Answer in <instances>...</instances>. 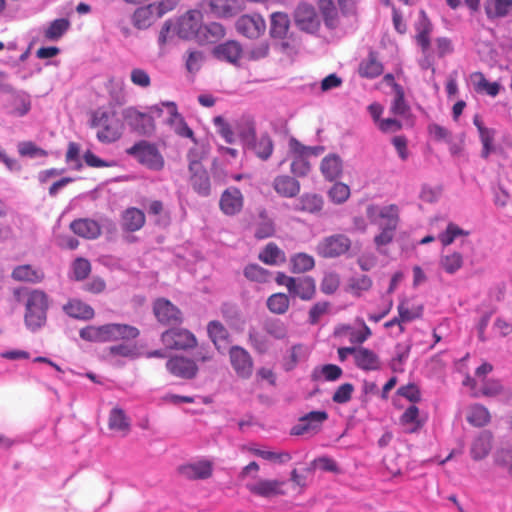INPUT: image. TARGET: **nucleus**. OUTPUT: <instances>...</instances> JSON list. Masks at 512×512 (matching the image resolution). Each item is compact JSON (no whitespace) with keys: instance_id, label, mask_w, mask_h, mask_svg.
Returning <instances> with one entry per match:
<instances>
[{"instance_id":"obj_6","label":"nucleus","mask_w":512,"mask_h":512,"mask_svg":"<svg viewBox=\"0 0 512 512\" xmlns=\"http://www.w3.org/2000/svg\"><path fill=\"white\" fill-rule=\"evenodd\" d=\"M366 215L371 223L377 224L379 228L396 231L400 217L399 208L395 204L384 207L369 205L366 209Z\"/></svg>"},{"instance_id":"obj_23","label":"nucleus","mask_w":512,"mask_h":512,"mask_svg":"<svg viewBox=\"0 0 512 512\" xmlns=\"http://www.w3.org/2000/svg\"><path fill=\"white\" fill-rule=\"evenodd\" d=\"M163 15H158L157 6L149 4L137 8L131 17L133 26L139 30L148 29L153 23Z\"/></svg>"},{"instance_id":"obj_15","label":"nucleus","mask_w":512,"mask_h":512,"mask_svg":"<svg viewBox=\"0 0 512 512\" xmlns=\"http://www.w3.org/2000/svg\"><path fill=\"white\" fill-rule=\"evenodd\" d=\"M236 29L240 34L255 39L264 34L266 23L259 14H245L236 21Z\"/></svg>"},{"instance_id":"obj_19","label":"nucleus","mask_w":512,"mask_h":512,"mask_svg":"<svg viewBox=\"0 0 512 512\" xmlns=\"http://www.w3.org/2000/svg\"><path fill=\"white\" fill-rule=\"evenodd\" d=\"M244 205V197L237 187H229L223 191L219 200L220 210L227 216L238 214Z\"/></svg>"},{"instance_id":"obj_26","label":"nucleus","mask_w":512,"mask_h":512,"mask_svg":"<svg viewBox=\"0 0 512 512\" xmlns=\"http://www.w3.org/2000/svg\"><path fill=\"white\" fill-rule=\"evenodd\" d=\"M213 53L220 60L236 64L242 57L243 49L239 42L229 40L216 46Z\"/></svg>"},{"instance_id":"obj_31","label":"nucleus","mask_w":512,"mask_h":512,"mask_svg":"<svg viewBox=\"0 0 512 512\" xmlns=\"http://www.w3.org/2000/svg\"><path fill=\"white\" fill-rule=\"evenodd\" d=\"M207 332L217 350L225 349L229 345L230 334L220 321H210L207 325Z\"/></svg>"},{"instance_id":"obj_36","label":"nucleus","mask_w":512,"mask_h":512,"mask_svg":"<svg viewBox=\"0 0 512 512\" xmlns=\"http://www.w3.org/2000/svg\"><path fill=\"white\" fill-rule=\"evenodd\" d=\"M258 259L266 265L277 266L286 262L285 252L274 242H269L258 254Z\"/></svg>"},{"instance_id":"obj_63","label":"nucleus","mask_w":512,"mask_h":512,"mask_svg":"<svg viewBox=\"0 0 512 512\" xmlns=\"http://www.w3.org/2000/svg\"><path fill=\"white\" fill-rule=\"evenodd\" d=\"M328 196L334 203L341 204L349 198L350 188L342 182H337L329 190Z\"/></svg>"},{"instance_id":"obj_39","label":"nucleus","mask_w":512,"mask_h":512,"mask_svg":"<svg viewBox=\"0 0 512 512\" xmlns=\"http://www.w3.org/2000/svg\"><path fill=\"white\" fill-rule=\"evenodd\" d=\"M400 423L406 432L415 433L423 427L425 420L420 418L418 407L412 404L401 415Z\"/></svg>"},{"instance_id":"obj_56","label":"nucleus","mask_w":512,"mask_h":512,"mask_svg":"<svg viewBox=\"0 0 512 512\" xmlns=\"http://www.w3.org/2000/svg\"><path fill=\"white\" fill-rule=\"evenodd\" d=\"M210 7L219 17H231L235 14V0H210Z\"/></svg>"},{"instance_id":"obj_44","label":"nucleus","mask_w":512,"mask_h":512,"mask_svg":"<svg viewBox=\"0 0 512 512\" xmlns=\"http://www.w3.org/2000/svg\"><path fill=\"white\" fill-rule=\"evenodd\" d=\"M470 77L476 92H485L492 97L498 95L500 91V85L497 82H489L482 72H474Z\"/></svg>"},{"instance_id":"obj_38","label":"nucleus","mask_w":512,"mask_h":512,"mask_svg":"<svg viewBox=\"0 0 512 512\" xmlns=\"http://www.w3.org/2000/svg\"><path fill=\"white\" fill-rule=\"evenodd\" d=\"M290 19L284 12H274L270 17V36L272 38L284 39L289 31Z\"/></svg>"},{"instance_id":"obj_1","label":"nucleus","mask_w":512,"mask_h":512,"mask_svg":"<svg viewBox=\"0 0 512 512\" xmlns=\"http://www.w3.org/2000/svg\"><path fill=\"white\" fill-rule=\"evenodd\" d=\"M139 330L128 324L109 323L95 326L89 325L79 332L80 337L89 342H111L118 340H130L139 336Z\"/></svg>"},{"instance_id":"obj_21","label":"nucleus","mask_w":512,"mask_h":512,"mask_svg":"<svg viewBox=\"0 0 512 512\" xmlns=\"http://www.w3.org/2000/svg\"><path fill=\"white\" fill-rule=\"evenodd\" d=\"M71 231L88 240H94L100 237L102 229L100 224L90 218H79L70 223Z\"/></svg>"},{"instance_id":"obj_53","label":"nucleus","mask_w":512,"mask_h":512,"mask_svg":"<svg viewBox=\"0 0 512 512\" xmlns=\"http://www.w3.org/2000/svg\"><path fill=\"white\" fill-rule=\"evenodd\" d=\"M290 306L289 297L284 293H274L267 299V307L270 312L282 315L285 314Z\"/></svg>"},{"instance_id":"obj_27","label":"nucleus","mask_w":512,"mask_h":512,"mask_svg":"<svg viewBox=\"0 0 512 512\" xmlns=\"http://www.w3.org/2000/svg\"><path fill=\"white\" fill-rule=\"evenodd\" d=\"M273 188L279 196L293 198L300 192V183L289 175H279L273 180Z\"/></svg>"},{"instance_id":"obj_52","label":"nucleus","mask_w":512,"mask_h":512,"mask_svg":"<svg viewBox=\"0 0 512 512\" xmlns=\"http://www.w3.org/2000/svg\"><path fill=\"white\" fill-rule=\"evenodd\" d=\"M243 274L249 281L257 283H267L271 278L270 271L255 263L245 266Z\"/></svg>"},{"instance_id":"obj_4","label":"nucleus","mask_w":512,"mask_h":512,"mask_svg":"<svg viewBox=\"0 0 512 512\" xmlns=\"http://www.w3.org/2000/svg\"><path fill=\"white\" fill-rule=\"evenodd\" d=\"M126 153L134 157L141 165L154 171L162 170L165 164L164 158L157 146L146 140L138 141L126 149Z\"/></svg>"},{"instance_id":"obj_5","label":"nucleus","mask_w":512,"mask_h":512,"mask_svg":"<svg viewBox=\"0 0 512 512\" xmlns=\"http://www.w3.org/2000/svg\"><path fill=\"white\" fill-rule=\"evenodd\" d=\"M189 161L190 184L193 190L200 196L206 197L211 192V182L208 172L201 163V158L195 150H189L187 154Z\"/></svg>"},{"instance_id":"obj_25","label":"nucleus","mask_w":512,"mask_h":512,"mask_svg":"<svg viewBox=\"0 0 512 512\" xmlns=\"http://www.w3.org/2000/svg\"><path fill=\"white\" fill-rule=\"evenodd\" d=\"M289 294L302 301H310L316 295V281L311 276L295 278L294 285L291 286Z\"/></svg>"},{"instance_id":"obj_42","label":"nucleus","mask_w":512,"mask_h":512,"mask_svg":"<svg viewBox=\"0 0 512 512\" xmlns=\"http://www.w3.org/2000/svg\"><path fill=\"white\" fill-rule=\"evenodd\" d=\"M275 234V225L273 220L268 216L265 209H261L258 213V221L255 224L254 236L261 240L272 237Z\"/></svg>"},{"instance_id":"obj_58","label":"nucleus","mask_w":512,"mask_h":512,"mask_svg":"<svg viewBox=\"0 0 512 512\" xmlns=\"http://www.w3.org/2000/svg\"><path fill=\"white\" fill-rule=\"evenodd\" d=\"M213 124L217 128L219 135L228 144L235 142V132L232 126L225 120L223 116H216L213 118Z\"/></svg>"},{"instance_id":"obj_22","label":"nucleus","mask_w":512,"mask_h":512,"mask_svg":"<svg viewBox=\"0 0 512 512\" xmlns=\"http://www.w3.org/2000/svg\"><path fill=\"white\" fill-rule=\"evenodd\" d=\"M354 363L363 371H378L382 367L379 355L363 346L356 347Z\"/></svg>"},{"instance_id":"obj_34","label":"nucleus","mask_w":512,"mask_h":512,"mask_svg":"<svg viewBox=\"0 0 512 512\" xmlns=\"http://www.w3.org/2000/svg\"><path fill=\"white\" fill-rule=\"evenodd\" d=\"M491 413L482 404H472L467 409L466 420L474 427H485L491 422Z\"/></svg>"},{"instance_id":"obj_2","label":"nucleus","mask_w":512,"mask_h":512,"mask_svg":"<svg viewBox=\"0 0 512 512\" xmlns=\"http://www.w3.org/2000/svg\"><path fill=\"white\" fill-rule=\"evenodd\" d=\"M91 127L97 130L99 142L110 144L119 140L124 132V123L116 111L99 108L91 115Z\"/></svg>"},{"instance_id":"obj_9","label":"nucleus","mask_w":512,"mask_h":512,"mask_svg":"<svg viewBox=\"0 0 512 512\" xmlns=\"http://www.w3.org/2000/svg\"><path fill=\"white\" fill-rule=\"evenodd\" d=\"M203 15L199 10H190L179 17L176 24V33L182 39H198Z\"/></svg>"},{"instance_id":"obj_18","label":"nucleus","mask_w":512,"mask_h":512,"mask_svg":"<svg viewBox=\"0 0 512 512\" xmlns=\"http://www.w3.org/2000/svg\"><path fill=\"white\" fill-rule=\"evenodd\" d=\"M328 419L326 411H311L299 418L298 423L291 429L293 435H303L309 432L316 433Z\"/></svg>"},{"instance_id":"obj_54","label":"nucleus","mask_w":512,"mask_h":512,"mask_svg":"<svg viewBox=\"0 0 512 512\" xmlns=\"http://www.w3.org/2000/svg\"><path fill=\"white\" fill-rule=\"evenodd\" d=\"M395 98L390 107V111L392 114L397 116H406L410 107L405 101L404 90L401 85H395Z\"/></svg>"},{"instance_id":"obj_50","label":"nucleus","mask_w":512,"mask_h":512,"mask_svg":"<svg viewBox=\"0 0 512 512\" xmlns=\"http://www.w3.org/2000/svg\"><path fill=\"white\" fill-rule=\"evenodd\" d=\"M291 271L293 273H305L315 267L314 258L307 253H296L290 258Z\"/></svg>"},{"instance_id":"obj_57","label":"nucleus","mask_w":512,"mask_h":512,"mask_svg":"<svg viewBox=\"0 0 512 512\" xmlns=\"http://www.w3.org/2000/svg\"><path fill=\"white\" fill-rule=\"evenodd\" d=\"M463 265V257L458 252L444 255L440 259V266L448 273L454 274Z\"/></svg>"},{"instance_id":"obj_30","label":"nucleus","mask_w":512,"mask_h":512,"mask_svg":"<svg viewBox=\"0 0 512 512\" xmlns=\"http://www.w3.org/2000/svg\"><path fill=\"white\" fill-rule=\"evenodd\" d=\"M383 64L379 61L378 55L371 50L367 58L363 59L358 67V73L362 78L373 79L383 73Z\"/></svg>"},{"instance_id":"obj_28","label":"nucleus","mask_w":512,"mask_h":512,"mask_svg":"<svg viewBox=\"0 0 512 512\" xmlns=\"http://www.w3.org/2000/svg\"><path fill=\"white\" fill-rule=\"evenodd\" d=\"M493 434L485 430L482 431L472 442L470 454L475 461H479L488 456L492 449Z\"/></svg>"},{"instance_id":"obj_45","label":"nucleus","mask_w":512,"mask_h":512,"mask_svg":"<svg viewBox=\"0 0 512 512\" xmlns=\"http://www.w3.org/2000/svg\"><path fill=\"white\" fill-rule=\"evenodd\" d=\"M108 427L110 430L120 431L124 434L130 431V420L123 409L115 407L110 411Z\"/></svg>"},{"instance_id":"obj_51","label":"nucleus","mask_w":512,"mask_h":512,"mask_svg":"<svg viewBox=\"0 0 512 512\" xmlns=\"http://www.w3.org/2000/svg\"><path fill=\"white\" fill-rule=\"evenodd\" d=\"M318 7L325 25L329 28H335L338 24V11L333 0H319Z\"/></svg>"},{"instance_id":"obj_43","label":"nucleus","mask_w":512,"mask_h":512,"mask_svg":"<svg viewBox=\"0 0 512 512\" xmlns=\"http://www.w3.org/2000/svg\"><path fill=\"white\" fill-rule=\"evenodd\" d=\"M481 394L486 397H501L504 401L512 399V391L505 388L500 381L490 379L483 383L480 390Z\"/></svg>"},{"instance_id":"obj_8","label":"nucleus","mask_w":512,"mask_h":512,"mask_svg":"<svg viewBox=\"0 0 512 512\" xmlns=\"http://www.w3.org/2000/svg\"><path fill=\"white\" fill-rule=\"evenodd\" d=\"M161 341L170 350H189L197 346L195 335L184 328H171L164 331Z\"/></svg>"},{"instance_id":"obj_12","label":"nucleus","mask_w":512,"mask_h":512,"mask_svg":"<svg viewBox=\"0 0 512 512\" xmlns=\"http://www.w3.org/2000/svg\"><path fill=\"white\" fill-rule=\"evenodd\" d=\"M285 481L277 479L258 478L255 482L247 483L248 491L256 496L263 498H272L285 494Z\"/></svg>"},{"instance_id":"obj_29","label":"nucleus","mask_w":512,"mask_h":512,"mask_svg":"<svg viewBox=\"0 0 512 512\" xmlns=\"http://www.w3.org/2000/svg\"><path fill=\"white\" fill-rule=\"evenodd\" d=\"M146 217L142 210L130 207L121 216V226L124 231L136 232L145 225Z\"/></svg>"},{"instance_id":"obj_10","label":"nucleus","mask_w":512,"mask_h":512,"mask_svg":"<svg viewBox=\"0 0 512 512\" xmlns=\"http://www.w3.org/2000/svg\"><path fill=\"white\" fill-rule=\"evenodd\" d=\"M127 124L142 135H150L155 131V120L151 114L140 112L134 107H129L123 112Z\"/></svg>"},{"instance_id":"obj_47","label":"nucleus","mask_w":512,"mask_h":512,"mask_svg":"<svg viewBox=\"0 0 512 512\" xmlns=\"http://www.w3.org/2000/svg\"><path fill=\"white\" fill-rule=\"evenodd\" d=\"M412 344L408 342H401L395 345V355L390 361V367L394 372H403L404 364L409 358Z\"/></svg>"},{"instance_id":"obj_62","label":"nucleus","mask_w":512,"mask_h":512,"mask_svg":"<svg viewBox=\"0 0 512 512\" xmlns=\"http://www.w3.org/2000/svg\"><path fill=\"white\" fill-rule=\"evenodd\" d=\"M107 355L109 357L135 358L137 356L136 346L126 343L113 345L107 349Z\"/></svg>"},{"instance_id":"obj_16","label":"nucleus","mask_w":512,"mask_h":512,"mask_svg":"<svg viewBox=\"0 0 512 512\" xmlns=\"http://www.w3.org/2000/svg\"><path fill=\"white\" fill-rule=\"evenodd\" d=\"M168 113L167 124L173 129V131L180 137L189 138L193 142H196L193 130L188 126L184 117L179 113L177 104L173 101L162 102Z\"/></svg>"},{"instance_id":"obj_11","label":"nucleus","mask_w":512,"mask_h":512,"mask_svg":"<svg viewBox=\"0 0 512 512\" xmlns=\"http://www.w3.org/2000/svg\"><path fill=\"white\" fill-rule=\"evenodd\" d=\"M230 363L238 377L248 379L253 372V359L241 346H232L229 350Z\"/></svg>"},{"instance_id":"obj_17","label":"nucleus","mask_w":512,"mask_h":512,"mask_svg":"<svg viewBox=\"0 0 512 512\" xmlns=\"http://www.w3.org/2000/svg\"><path fill=\"white\" fill-rule=\"evenodd\" d=\"M167 370L175 377L193 379L198 373V366L193 359L185 356H173L166 362Z\"/></svg>"},{"instance_id":"obj_64","label":"nucleus","mask_w":512,"mask_h":512,"mask_svg":"<svg viewBox=\"0 0 512 512\" xmlns=\"http://www.w3.org/2000/svg\"><path fill=\"white\" fill-rule=\"evenodd\" d=\"M340 286V277L335 272H329L321 280L320 289L326 295L335 293Z\"/></svg>"},{"instance_id":"obj_24","label":"nucleus","mask_w":512,"mask_h":512,"mask_svg":"<svg viewBox=\"0 0 512 512\" xmlns=\"http://www.w3.org/2000/svg\"><path fill=\"white\" fill-rule=\"evenodd\" d=\"M6 91H11L7 99L8 112L18 117L26 115L31 109L29 95L25 92L12 91L10 86L6 87Z\"/></svg>"},{"instance_id":"obj_48","label":"nucleus","mask_w":512,"mask_h":512,"mask_svg":"<svg viewBox=\"0 0 512 512\" xmlns=\"http://www.w3.org/2000/svg\"><path fill=\"white\" fill-rule=\"evenodd\" d=\"M323 199L321 196L312 193L303 194L295 204V209L302 212L316 213L321 211Z\"/></svg>"},{"instance_id":"obj_33","label":"nucleus","mask_w":512,"mask_h":512,"mask_svg":"<svg viewBox=\"0 0 512 512\" xmlns=\"http://www.w3.org/2000/svg\"><path fill=\"white\" fill-rule=\"evenodd\" d=\"M11 276L16 281L39 283L44 279L45 274L40 268L25 264L15 267Z\"/></svg>"},{"instance_id":"obj_20","label":"nucleus","mask_w":512,"mask_h":512,"mask_svg":"<svg viewBox=\"0 0 512 512\" xmlns=\"http://www.w3.org/2000/svg\"><path fill=\"white\" fill-rule=\"evenodd\" d=\"M178 473L188 480H204L212 476L213 464L209 460H200L178 467Z\"/></svg>"},{"instance_id":"obj_40","label":"nucleus","mask_w":512,"mask_h":512,"mask_svg":"<svg viewBox=\"0 0 512 512\" xmlns=\"http://www.w3.org/2000/svg\"><path fill=\"white\" fill-rule=\"evenodd\" d=\"M225 36V28L217 22L201 25L197 41L200 43H216Z\"/></svg>"},{"instance_id":"obj_3","label":"nucleus","mask_w":512,"mask_h":512,"mask_svg":"<svg viewBox=\"0 0 512 512\" xmlns=\"http://www.w3.org/2000/svg\"><path fill=\"white\" fill-rule=\"evenodd\" d=\"M48 297L41 290H32L27 294L24 320L26 326L35 331L42 327L47 318Z\"/></svg>"},{"instance_id":"obj_7","label":"nucleus","mask_w":512,"mask_h":512,"mask_svg":"<svg viewBox=\"0 0 512 512\" xmlns=\"http://www.w3.org/2000/svg\"><path fill=\"white\" fill-rule=\"evenodd\" d=\"M351 248V240L344 234L324 237L316 246L317 254L322 258H337Z\"/></svg>"},{"instance_id":"obj_61","label":"nucleus","mask_w":512,"mask_h":512,"mask_svg":"<svg viewBox=\"0 0 512 512\" xmlns=\"http://www.w3.org/2000/svg\"><path fill=\"white\" fill-rule=\"evenodd\" d=\"M432 31V26L430 22L424 20L421 22L420 27L418 28V33L416 35V41L418 45L421 47L422 52L426 54L430 48V34Z\"/></svg>"},{"instance_id":"obj_55","label":"nucleus","mask_w":512,"mask_h":512,"mask_svg":"<svg viewBox=\"0 0 512 512\" xmlns=\"http://www.w3.org/2000/svg\"><path fill=\"white\" fill-rule=\"evenodd\" d=\"M265 332L278 340L285 339L288 335L287 326L279 319L267 320L264 324Z\"/></svg>"},{"instance_id":"obj_49","label":"nucleus","mask_w":512,"mask_h":512,"mask_svg":"<svg viewBox=\"0 0 512 512\" xmlns=\"http://www.w3.org/2000/svg\"><path fill=\"white\" fill-rule=\"evenodd\" d=\"M397 310L400 320L404 323L420 318L423 313L422 305H411L410 300L406 298L400 300Z\"/></svg>"},{"instance_id":"obj_32","label":"nucleus","mask_w":512,"mask_h":512,"mask_svg":"<svg viewBox=\"0 0 512 512\" xmlns=\"http://www.w3.org/2000/svg\"><path fill=\"white\" fill-rule=\"evenodd\" d=\"M483 7L488 19L505 18L512 13V0H484Z\"/></svg>"},{"instance_id":"obj_46","label":"nucleus","mask_w":512,"mask_h":512,"mask_svg":"<svg viewBox=\"0 0 512 512\" xmlns=\"http://www.w3.org/2000/svg\"><path fill=\"white\" fill-rule=\"evenodd\" d=\"M247 145L253 150L256 156L262 160L269 159L273 153V141L268 134H262L259 138L255 137V140Z\"/></svg>"},{"instance_id":"obj_14","label":"nucleus","mask_w":512,"mask_h":512,"mask_svg":"<svg viewBox=\"0 0 512 512\" xmlns=\"http://www.w3.org/2000/svg\"><path fill=\"white\" fill-rule=\"evenodd\" d=\"M296 26L305 32L315 33L320 28V19L315 8L307 3H301L294 12Z\"/></svg>"},{"instance_id":"obj_59","label":"nucleus","mask_w":512,"mask_h":512,"mask_svg":"<svg viewBox=\"0 0 512 512\" xmlns=\"http://www.w3.org/2000/svg\"><path fill=\"white\" fill-rule=\"evenodd\" d=\"M69 28V21L66 19H56L45 30V38L48 40H58Z\"/></svg>"},{"instance_id":"obj_60","label":"nucleus","mask_w":512,"mask_h":512,"mask_svg":"<svg viewBox=\"0 0 512 512\" xmlns=\"http://www.w3.org/2000/svg\"><path fill=\"white\" fill-rule=\"evenodd\" d=\"M18 153L22 157H46L47 151L38 147L35 143L32 141H23L18 143Z\"/></svg>"},{"instance_id":"obj_41","label":"nucleus","mask_w":512,"mask_h":512,"mask_svg":"<svg viewBox=\"0 0 512 512\" xmlns=\"http://www.w3.org/2000/svg\"><path fill=\"white\" fill-rule=\"evenodd\" d=\"M320 168L323 176L327 180L333 181L342 174V160L338 155H327L323 158Z\"/></svg>"},{"instance_id":"obj_35","label":"nucleus","mask_w":512,"mask_h":512,"mask_svg":"<svg viewBox=\"0 0 512 512\" xmlns=\"http://www.w3.org/2000/svg\"><path fill=\"white\" fill-rule=\"evenodd\" d=\"M235 130L244 144H251L256 136V124L249 115H242L235 121Z\"/></svg>"},{"instance_id":"obj_13","label":"nucleus","mask_w":512,"mask_h":512,"mask_svg":"<svg viewBox=\"0 0 512 512\" xmlns=\"http://www.w3.org/2000/svg\"><path fill=\"white\" fill-rule=\"evenodd\" d=\"M153 312L158 322L163 325H177L183 320L180 309L165 298L154 301Z\"/></svg>"},{"instance_id":"obj_37","label":"nucleus","mask_w":512,"mask_h":512,"mask_svg":"<svg viewBox=\"0 0 512 512\" xmlns=\"http://www.w3.org/2000/svg\"><path fill=\"white\" fill-rule=\"evenodd\" d=\"M63 310L68 316L81 320H90L95 314L94 309L90 305L78 299L68 301L63 306Z\"/></svg>"}]
</instances>
